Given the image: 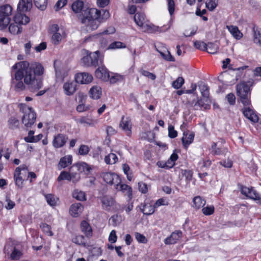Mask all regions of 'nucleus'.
I'll return each mask as SVG.
<instances>
[{
  "label": "nucleus",
  "mask_w": 261,
  "mask_h": 261,
  "mask_svg": "<svg viewBox=\"0 0 261 261\" xmlns=\"http://www.w3.org/2000/svg\"><path fill=\"white\" fill-rule=\"evenodd\" d=\"M15 66H18L20 70L16 73V78L20 79L22 77V71L25 73L24 83L28 89L32 92L39 90L43 85L40 79L37 78L36 75H41L44 72V68L40 63H34L29 66V62L21 61L15 64Z\"/></svg>",
  "instance_id": "1"
},
{
  "label": "nucleus",
  "mask_w": 261,
  "mask_h": 261,
  "mask_svg": "<svg viewBox=\"0 0 261 261\" xmlns=\"http://www.w3.org/2000/svg\"><path fill=\"white\" fill-rule=\"evenodd\" d=\"M252 83V81H249L247 82H241L237 85V95L244 106H249L251 103L250 87Z\"/></svg>",
  "instance_id": "2"
},
{
  "label": "nucleus",
  "mask_w": 261,
  "mask_h": 261,
  "mask_svg": "<svg viewBox=\"0 0 261 261\" xmlns=\"http://www.w3.org/2000/svg\"><path fill=\"white\" fill-rule=\"evenodd\" d=\"M82 22H86L89 19H106L109 17V11L105 10L100 11L96 8H86L82 12Z\"/></svg>",
  "instance_id": "3"
},
{
  "label": "nucleus",
  "mask_w": 261,
  "mask_h": 261,
  "mask_svg": "<svg viewBox=\"0 0 261 261\" xmlns=\"http://www.w3.org/2000/svg\"><path fill=\"white\" fill-rule=\"evenodd\" d=\"M20 111L23 114L21 119L22 123L26 127H31L36 121V113L32 108L24 104L20 105Z\"/></svg>",
  "instance_id": "4"
},
{
  "label": "nucleus",
  "mask_w": 261,
  "mask_h": 261,
  "mask_svg": "<svg viewBox=\"0 0 261 261\" xmlns=\"http://www.w3.org/2000/svg\"><path fill=\"white\" fill-rule=\"evenodd\" d=\"M12 11V7L9 5L0 6V29H6L10 22V15Z\"/></svg>",
  "instance_id": "5"
},
{
  "label": "nucleus",
  "mask_w": 261,
  "mask_h": 261,
  "mask_svg": "<svg viewBox=\"0 0 261 261\" xmlns=\"http://www.w3.org/2000/svg\"><path fill=\"white\" fill-rule=\"evenodd\" d=\"M50 31L52 34L51 41L55 45L59 44L63 37H65L64 28H60L58 24H54L50 26Z\"/></svg>",
  "instance_id": "6"
},
{
  "label": "nucleus",
  "mask_w": 261,
  "mask_h": 261,
  "mask_svg": "<svg viewBox=\"0 0 261 261\" xmlns=\"http://www.w3.org/2000/svg\"><path fill=\"white\" fill-rule=\"evenodd\" d=\"M12 69L13 70H15L14 73H12L11 74V83L14 84L15 86V89L17 90H22L25 89L24 83V78L25 76V72L22 70V77H20V79H17L16 78V73L20 70V68L18 67L15 66V64L12 66Z\"/></svg>",
  "instance_id": "7"
},
{
  "label": "nucleus",
  "mask_w": 261,
  "mask_h": 261,
  "mask_svg": "<svg viewBox=\"0 0 261 261\" xmlns=\"http://www.w3.org/2000/svg\"><path fill=\"white\" fill-rule=\"evenodd\" d=\"M28 172V168L26 165H23L17 167L14 174V180L16 186L21 189L23 187L24 178L22 175H26Z\"/></svg>",
  "instance_id": "8"
},
{
  "label": "nucleus",
  "mask_w": 261,
  "mask_h": 261,
  "mask_svg": "<svg viewBox=\"0 0 261 261\" xmlns=\"http://www.w3.org/2000/svg\"><path fill=\"white\" fill-rule=\"evenodd\" d=\"M241 193L245 196L256 201V202L261 204V197L252 188L247 187L240 185Z\"/></svg>",
  "instance_id": "9"
},
{
  "label": "nucleus",
  "mask_w": 261,
  "mask_h": 261,
  "mask_svg": "<svg viewBox=\"0 0 261 261\" xmlns=\"http://www.w3.org/2000/svg\"><path fill=\"white\" fill-rule=\"evenodd\" d=\"M104 181L111 185H115L121 182L120 177L115 173H104L102 175Z\"/></svg>",
  "instance_id": "10"
},
{
  "label": "nucleus",
  "mask_w": 261,
  "mask_h": 261,
  "mask_svg": "<svg viewBox=\"0 0 261 261\" xmlns=\"http://www.w3.org/2000/svg\"><path fill=\"white\" fill-rule=\"evenodd\" d=\"M119 125L128 136L130 135L132 124L129 117L122 116Z\"/></svg>",
  "instance_id": "11"
},
{
  "label": "nucleus",
  "mask_w": 261,
  "mask_h": 261,
  "mask_svg": "<svg viewBox=\"0 0 261 261\" xmlns=\"http://www.w3.org/2000/svg\"><path fill=\"white\" fill-rule=\"evenodd\" d=\"M68 137L62 134H59L54 137L53 145L55 148H61L63 147L68 140Z\"/></svg>",
  "instance_id": "12"
},
{
  "label": "nucleus",
  "mask_w": 261,
  "mask_h": 261,
  "mask_svg": "<svg viewBox=\"0 0 261 261\" xmlns=\"http://www.w3.org/2000/svg\"><path fill=\"white\" fill-rule=\"evenodd\" d=\"M93 76L92 75L86 72L79 73L75 75L76 83L81 84H86L92 82Z\"/></svg>",
  "instance_id": "13"
},
{
  "label": "nucleus",
  "mask_w": 261,
  "mask_h": 261,
  "mask_svg": "<svg viewBox=\"0 0 261 261\" xmlns=\"http://www.w3.org/2000/svg\"><path fill=\"white\" fill-rule=\"evenodd\" d=\"M245 107L243 110L245 117L253 123L257 122L258 120V116L251 108L247 107V106Z\"/></svg>",
  "instance_id": "14"
},
{
  "label": "nucleus",
  "mask_w": 261,
  "mask_h": 261,
  "mask_svg": "<svg viewBox=\"0 0 261 261\" xmlns=\"http://www.w3.org/2000/svg\"><path fill=\"white\" fill-rule=\"evenodd\" d=\"M95 73L96 77L103 81H107L109 78V73L108 70L102 65L99 66L95 70Z\"/></svg>",
  "instance_id": "15"
},
{
  "label": "nucleus",
  "mask_w": 261,
  "mask_h": 261,
  "mask_svg": "<svg viewBox=\"0 0 261 261\" xmlns=\"http://www.w3.org/2000/svg\"><path fill=\"white\" fill-rule=\"evenodd\" d=\"M182 233L180 230H176L173 232L170 237L164 240L165 244H174L182 237Z\"/></svg>",
  "instance_id": "16"
},
{
  "label": "nucleus",
  "mask_w": 261,
  "mask_h": 261,
  "mask_svg": "<svg viewBox=\"0 0 261 261\" xmlns=\"http://www.w3.org/2000/svg\"><path fill=\"white\" fill-rule=\"evenodd\" d=\"M32 7V0H19L17 6V9L20 12H25L30 11Z\"/></svg>",
  "instance_id": "17"
},
{
  "label": "nucleus",
  "mask_w": 261,
  "mask_h": 261,
  "mask_svg": "<svg viewBox=\"0 0 261 261\" xmlns=\"http://www.w3.org/2000/svg\"><path fill=\"white\" fill-rule=\"evenodd\" d=\"M92 66L96 67L101 65L103 62V57L100 55L99 51L91 53Z\"/></svg>",
  "instance_id": "18"
},
{
  "label": "nucleus",
  "mask_w": 261,
  "mask_h": 261,
  "mask_svg": "<svg viewBox=\"0 0 261 261\" xmlns=\"http://www.w3.org/2000/svg\"><path fill=\"white\" fill-rule=\"evenodd\" d=\"M103 19H89L86 22H82L86 24L87 31H92L97 29L100 23Z\"/></svg>",
  "instance_id": "19"
},
{
  "label": "nucleus",
  "mask_w": 261,
  "mask_h": 261,
  "mask_svg": "<svg viewBox=\"0 0 261 261\" xmlns=\"http://www.w3.org/2000/svg\"><path fill=\"white\" fill-rule=\"evenodd\" d=\"M76 83L73 82H67L64 83L63 89L67 95H73L76 90Z\"/></svg>",
  "instance_id": "20"
},
{
  "label": "nucleus",
  "mask_w": 261,
  "mask_h": 261,
  "mask_svg": "<svg viewBox=\"0 0 261 261\" xmlns=\"http://www.w3.org/2000/svg\"><path fill=\"white\" fill-rule=\"evenodd\" d=\"M156 49L160 54L161 56L163 57V58L165 60L168 61H174V58L171 56L170 53L165 47H156Z\"/></svg>",
  "instance_id": "21"
},
{
  "label": "nucleus",
  "mask_w": 261,
  "mask_h": 261,
  "mask_svg": "<svg viewBox=\"0 0 261 261\" xmlns=\"http://www.w3.org/2000/svg\"><path fill=\"white\" fill-rule=\"evenodd\" d=\"M84 207L80 203H75L72 204L70 208V213L74 217L79 216L83 212Z\"/></svg>",
  "instance_id": "22"
},
{
  "label": "nucleus",
  "mask_w": 261,
  "mask_h": 261,
  "mask_svg": "<svg viewBox=\"0 0 261 261\" xmlns=\"http://www.w3.org/2000/svg\"><path fill=\"white\" fill-rule=\"evenodd\" d=\"M15 23L20 26L21 24L25 25L30 21V18L27 15L21 13H18L14 17Z\"/></svg>",
  "instance_id": "23"
},
{
  "label": "nucleus",
  "mask_w": 261,
  "mask_h": 261,
  "mask_svg": "<svg viewBox=\"0 0 261 261\" xmlns=\"http://www.w3.org/2000/svg\"><path fill=\"white\" fill-rule=\"evenodd\" d=\"M217 143H213L211 146L212 153L215 155H224L228 152V150L224 147H217Z\"/></svg>",
  "instance_id": "24"
},
{
  "label": "nucleus",
  "mask_w": 261,
  "mask_h": 261,
  "mask_svg": "<svg viewBox=\"0 0 261 261\" xmlns=\"http://www.w3.org/2000/svg\"><path fill=\"white\" fill-rule=\"evenodd\" d=\"M115 189L118 191H121L122 192L127 194L129 197L132 195V190L130 187L125 184H118L115 185Z\"/></svg>",
  "instance_id": "25"
},
{
  "label": "nucleus",
  "mask_w": 261,
  "mask_h": 261,
  "mask_svg": "<svg viewBox=\"0 0 261 261\" xmlns=\"http://www.w3.org/2000/svg\"><path fill=\"white\" fill-rule=\"evenodd\" d=\"M101 89L99 86H93L89 91L90 97L94 99H99L101 95Z\"/></svg>",
  "instance_id": "26"
},
{
  "label": "nucleus",
  "mask_w": 261,
  "mask_h": 261,
  "mask_svg": "<svg viewBox=\"0 0 261 261\" xmlns=\"http://www.w3.org/2000/svg\"><path fill=\"white\" fill-rule=\"evenodd\" d=\"M194 137V134L192 133H188L184 132L181 141L184 146L187 148L188 146L193 142Z\"/></svg>",
  "instance_id": "27"
},
{
  "label": "nucleus",
  "mask_w": 261,
  "mask_h": 261,
  "mask_svg": "<svg viewBox=\"0 0 261 261\" xmlns=\"http://www.w3.org/2000/svg\"><path fill=\"white\" fill-rule=\"evenodd\" d=\"M72 10L75 13H80L81 15H82V12L85 11L84 7V3L81 1H77L74 2L71 6Z\"/></svg>",
  "instance_id": "28"
},
{
  "label": "nucleus",
  "mask_w": 261,
  "mask_h": 261,
  "mask_svg": "<svg viewBox=\"0 0 261 261\" xmlns=\"http://www.w3.org/2000/svg\"><path fill=\"white\" fill-rule=\"evenodd\" d=\"M81 231L87 237H90L92 234V228L89 224L86 221H83L81 224Z\"/></svg>",
  "instance_id": "29"
},
{
  "label": "nucleus",
  "mask_w": 261,
  "mask_h": 261,
  "mask_svg": "<svg viewBox=\"0 0 261 261\" xmlns=\"http://www.w3.org/2000/svg\"><path fill=\"white\" fill-rule=\"evenodd\" d=\"M101 203L104 208L108 210L109 207L114 205L115 200L111 196H105L101 199Z\"/></svg>",
  "instance_id": "30"
},
{
  "label": "nucleus",
  "mask_w": 261,
  "mask_h": 261,
  "mask_svg": "<svg viewBox=\"0 0 261 261\" xmlns=\"http://www.w3.org/2000/svg\"><path fill=\"white\" fill-rule=\"evenodd\" d=\"M72 157L71 155L62 158L59 163V168H65L72 164Z\"/></svg>",
  "instance_id": "31"
},
{
  "label": "nucleus",
  "mask_w": 261,
  "mask_h": 261,
  "mask_svg": "<svg viewBox=\"0 0 261 261\" xmlns=\"http://www.w3.org/2000/svg\"><path fill=\"white\" fill-rule=\"evenodd\" d=\"M227 29L236 39H240L243 37V34L239 31L238 28L234 25H227Z\"/></svg>",
  "instance_id": "32"
},
{
  "label": "nucleus",
  "mask_w": 261,
  "mask_h": 261,
  "mask_svg": "<svg viewBox=\"0 0 261 261\" xmlns=\"http://www.w3.org/2000/svg\"><path fill=\"white\" fill-rule=\"evenodd\" d=\"M198 86L202 97L205 98V101L208 102L209 101V88L208 86L201 82Z\"/></svg>",
  "instance_id": "33"
},
{
  "label": "nucleus",
  "mask_w": 261,
  "mask_h": 261,
  "mask_svg": "<svg viewBox=\"0 0 261 261\" xmlns=\"http://www.w3.org/2000/svg\"><path fill=\"white\" fill-rule=\"evenodd\" d=\"M136 23L139 27H142L145 22V16L143 13L138 12L134 17Z\"/></svg>",
  "instance_id": "34"
},
{
  "label": "nucleus",
  "mask_w": 261,
  "mask_h": 261,
  "mask_svg": "<svg viewBox=\"0 0 261 261\" xmlns=\"http://www.w3.org/2000/svg\"><path fill=\"white\" fill-rule=\"evenodd\" d=\"M193 206L196 209H199L200 208L202 207L206 203L205 200L199 196L195 197L193 199Z\"/></svg>",
  "instance_id": "35"
},
{
  "label": "nucleus",
  "mask_w": 261,
  "mask_h": 261,
  "mask_svg": "<svg viewBox=\"0 0 261 261\" xmlns=\"http://www.w3.org/2000/svg\"><path fill=\"white\" fill-rule=\"evenodd\" d=\"M155 208L154 206L151 205L150 203H144L141 210L144 215H150L154 212Z\"/></svg>",
  "instance_id": "36"
},
{
  "label": "nucleus",
  "mask_w": 261,
  "mask_h": 261,
  "mask_svg": "<svg viewBox=\"0 0 261 261\" xmlns=\"http://www.w3.org/2000/svg\"><path fill=\"white\" fill-rule=\"evenodd\" d=\"M118 158L117 155L113 153H111L106 155L105 158V162L107 164L113 165L117 163Z\"/></svg>",
  "instance_id": "37"
},
{
  "label": "nucleus",
  "mask_w": 261,
  "mask_h": 261,
  "mask_svg": "<svg viewBox=\"0 0 261 261\" xmlns=\"http://www.w3.org/2000/svg\"><path fill=\"white\" fill-rule=\"evenodd\" d=\"M9 30L11 34L16 35L21 33L22 28L14 22L10 24L9 27Z\"/></svg>",
  "instance_id": "38"
},
{
  "label": "nucleus",
  "mask_w": 261,
  "mask_h": 261,
  "mask_svg": "<svg viewBox=\"0 0 261 261\" xmlns=\"http://www.w3.org/2000/svg\"><path fill=\"white\" fill-rule=\"evenodd\" d=\"M219 45L216 43L209 42L207 44V51L209 54H214L218 52Z\"/></svg>",
  "instance_id": "39"
},
{
  "label": "nucleus",
  "mask_w": 261,
  "mask_h": 261,
  "mask_svg": "<svg viewBox=\"0 0 261 261\" xmlns=\"http://www.w3.org/2000/svg\"><path fill=\"white\" fill-rule=\"evenodd\" d=\"M46 200L48 204L50 206H55L58 200V198L55 195L49 194L45 195Z\"/></svg>",
  "instance_id": "40"
},
{
  "label": "nucleus",
  "mask_w": 261,
  "mask_h": 261,
  "mask_svg": "<svg viewBox=\"0 0 261 261\" xmlns=\"http://www.w3.org/2000/svg\"><path fill=\"white\" fill-rule=\"evenodd\" d=\"M72 242L76 244L79 245H83L84 246L86 245L85 237L82 235L75 236L72 239Z\"/></svg>",
  "instance_id": "41"
},
{
  "label": "nucleus",
  "mask_w": 261,
  "mask_h": 261,
  "mask_svg": "<svg viewBox=\"0 0 261 261\" xmlns=\"http://www.w3.org/2000/svg\"><path fill=\"white\" fill-rule=\"evenodd\" d=\"M73 197L79 201L86 200V195L84 192L75 190L72 193Z\"/></svg>",
  "instance_id": "42"
},
{
  "label": "nucleus",
  "mask_w": 261,
  "mask_h": 261,
  "mask_svg": "<svg viewBox=\"0 0 261 261\" xmlns=\"http://www.w3.org/2000/svg\"><path fill=\"white\" fill-rule=\"evenodd\" d=\"M77 122L81 124L89 125V126H93L94 122L92 119H91L90 117H82L77 120Z\"/></svg>",
  "instance_id": "43"
},
{
  "label": "nucleus",
  "mask_w": 261,
  "mask_h": 261,
  "mask_svg": "<svg viewBox=\"0 0 261 261\" xmlns=\"http://www.w3.org/2000/svg\"><path fill=\"white\" fill-rule=\"evenodd\" d=\"M19 121L17 118L12 117L8 120V126L10 128L14 129L18 127Z\"/></svg>",
  "instance_id": "44"
},
{
  "label": "nucleus",
  "mask_w": 261,
  "mask_h": 261,
  "mask_svg": "<svg viewBox=\"0 0 261 261\" xmlns=\"http://www.w3.org/2000/svg\"><path fill=\"white\" fill-rule=\"evenodd\" d=\"M76 167L80 172H84L88 173L91 170V168L89 167V166L84 162L77 164L76 165Z\"/></svg>",
  "instance_id": "45"
},
{
  "label": "nucleus",
  "mask_w": 261,
  "mask_h": 261,
  "mask_svg": "<svg viewBox=\"0 0 261 261\" xmlns=\"http://www.w3.org/2000/svg\"><path fill=\"white\" fill-rule=\"evenodd\" d=\"M40 227L42 230L49 236H53V233L51 231V227L50 225L45 223H41L40 225Z\"/></svg>",
  "instance_id": "46"
},
{
  "label": "nucleus",
  "mask_w": 261,
  "mask_h": 261,
  "mask_svg": "<svg viewBox=\"0 0 261 261\" xmlns=\"http://www.w3.org/2000/svg\"><path fill=\"white\" fill-rule=\"evenodd\" d=\"M185 80L182 77H178L175 81H173L172 86V87L176 89H178L184 84Z\"/></svg>",
  "instance_id": "47"
},
{
  "label": "nucleus",
  "mask_w": 261,
  "mask_h": 261,
  "mask_svg": "<svg viewBox=\"0 0 261 261\" xmlns=\"http://www.w3.org/2000/svg\"><path fill=\"white\" fill-rule=\"evenodd\" d=\"M194 46L195 48L203 51L207 50V44L203 41H195L194 42Z\"/></svg>",
  "instance_id": "48"
},
{
  "label": "nucleus",
  "mask_w": 261,
  "mask_h": 261,
  "mask_svg": "<svg viewBox=\"0 0 261 261\" xmlns=\"http://www.w3.org/2000/svg\"><path fill=\"white\" fill-rule=\"evenodd\" d=\"M254 35H253V42L254 43L258 44L261 46V34L259 31L255 30L253 29Z\"/></svg>",
  "instance_id": "49"
},
{
  "label": "nucleus",
  "mask_w": 261,
  "mask_h": 261,
  "mask_svg": "<svg viewBox=\"0 0 261 261\" xmlns=\"http://www.w3.org/2000/svg\"><path fill=\"white\" fill-rule=\"evenodd\" d=\"M6 204L5 205V207L8 210H12L15 206V203L12 201L8 195L6 197L5 200Z\"/></svg>",
  "instance_id": "50"
},
{
  "label": "nucleus",
  "mask_w": 261,
  "mask_h": 261,
  "mask_svg": "<svg viewBox=\"0 0 261 261\" xmlns=\"http://www.w3.org/2000/svg\"><path fill=\"white\" fill-rule=\"evenodd\" d=\"M35 6L43 10L46 7L47 0H34Z\"/></svg>",
  "instance_id": "51"
},
{
  "label": "nucleus",
  "mask_w": 261,
  "mask_h": 261,
  "mask_svg": "<svg viewBox=\"0 0 261 261\" xmlns=\"http://www.w3.org/2000/svg\"><path fill=\"white\" fill-rule=\"evenodd\" d=\"M62 180H67L70 181L71 180L70 173H69L66 171H62L58 176V180L61 181Z\"/></svg>",
  "instance_id": "52"
},
{
  "label": "nucleus",
  "mask_w": 261,
  "mask_h": 261,
  "mask_svg": "<svg viewBox=\"0 0 261 261\" xmlns=\"http://www.w3.org/2000/svg\"><path fill=\"white\" fill-rule=\"evenodd\" d=\"M91 53L87 55L86 56H85L82 58L81 60V63L86 66H92L91 65Z\"/></svg>",
  "instance_id": "53"
},
{
  "label": "nucleus",
  "mask_w": 261,
  "mask_h": 261,
  "mask_svg": "<svg viewBox=\"0 0 261 261\" xmlns=\"http://www.w3.org/2000/svg\"><path fill=\"white\" fill-rule=\"evenodd\" d=\"M206 8L210 11H213L217 6V0H208L205 3Z\"/></svg>",
  "instance_id": "54"
},
{
  "label": "nucleus",
  "mask_w": 261,
  "mask_h": 261,
  "mask_svg": "<svg viewBox=\"0 0 261 261\" xmlns=\"http://www.w3.org/2000/svg\"><path fill=\"white\" fill-rule=\"evenodd\" d=\"M140 72L142 75L146 76L152 80H154L156 78V75L154 74L151 73L147 70L141 69L140 70Z\"/></svg>",
  "instance_id": "55"
},
{
  "label": "nucleus",
  "mask_w": 261,
  "mask_h": 261,
  "mask_svg": "<svg viewBox=\"0 0 261 261\" xmlns=\"http://www.w3.org/2000/svg\"><path fill=\"white\" fill-rule=\"evenodd\" d=\"M215 208L213 205L207 206L203 207L202 210V213L204 215L208 216L213 214L214 212Z\"/></svg>",
  "instance_id": "56"
},
{
  "label": "nucleus",
  "mask_w": 261,
  "mask_h": 261,
  "mask_svg": "<svg viewBox=\"0 0 261 261\" xmlns=\"http://www.w3.org/2000/svg\"><path fill=\"white\" fill-rule=\"evenodd\" d=\"M135 236L137 241L139 243L145 244L147 242V239L142 234H141L139 232H135Z\"/></svg>",
  "instance_id": "57"
},
{
  "label": "nucleus",
  "mask_w": 261,
  "mask_h": 261,
  "mask_svg": "<svg viewBox=\"0 0 261 261\" xmlns=\"http://www.w3.org/2000/svg\"><path fill=\"white\" fill-rule=\"evenodd\" d=\"M110 82L112 84H114L118 81H121L122 80V76L118 74H115L110 76L109 75Z\"/></svg>",
  "instance_id": "58"
},
{
  "label": "nucleus",
  "mask_w": 261,
  "mask_h": 261,
  "mask_svg": "<svg viewBox=\"0 0 261 261\" xmlns=\"http://www.w3.org/2000/svg\"><path fill=\"white\" fill-rule=\"evenodd\" d=\"M22 255V253L15 248H13V251L11 254V257L13 259H18Z\"/></svg>",
  "instance_id": "59"
},
{
  "label": "nucleus",
  "mask_w": 261,
  "mask_h": 261,
  "mask_svg": "<svg viewBox=\"0 0 261 261\" xmlns=\"http://www.w3.org/2000/svg\"><path fill=\"white\" fill-rule=\"evenodd\" d=\"M125 47V45L121 42L117 41L112 43L109 48L110 49L121 48Z\"/></svg>",
  "instance_id": "60"
},
{
  "label": "nucleus",
  "mask_w": 261,
  "mask_h": 261,
  "mask_svg": "<svg viewBox=\"0 0 261 261\" xmlns=\"http://www.w3.org/2000/svg\"><path fill=\"white\" fill-rule=\"evenodd\" d=\"M182 175L185 177L186 180L189 182L192 178L193 172L189 170H185L182 171Z\"/></svg>",
  "instance_id": "61"
},
{
  "label": "nucleus",
  "mask_w": 261,
  "mask_h": 261,
  "mask_svg": "<svg viewBox=\"0 0 261 261\" xmlns=\"http://www.w3.org/2000/svg\"><path fill=\"white\" fill-rule=\"evenodd\" d=\"M67 2V0H58L55 6L56 11H58L64 6H65Z\"/></svg>",
  "instance_id": "62"
},
{
  "label": "nucleus",
  "mask_w": 261,
  "mask_h": 261,
  "mask_svg": "<svg viewBox=\"0 0 261 261\" xmlns=\"http://www.w3.org/2000/svg\"><path fill=\"white\" fill-rule=\"evenodd\" d=\"M89 152V148L88 146L85 145H81L79 149V154L81 155H86Z\"/></svg>",
  "instance_id": "63"
},
{
  "label": "nucleus",
  "mask_w": 261,
  "mask_h": 261,
  "mask_svg": "<svg viewBox=\"0 0 261 261\" xmlns=\"http://www.w3.org/2000/svg\"><path fill=\"white\" fill-rule=\"evenodd\" d=\"M177 135V132L174 130V127L170 125L168 126V136L171 138H174Z\"/></svg>",
  "instance_id": "64"
}]
</instances>
